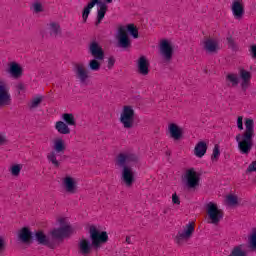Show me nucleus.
<instances>
[{
    "label": "nucleus",
    "mask_w": 256,
    "mask_h": 256,
    "mask_svg": "<svg viewBox=\"0 0 256 256\" xmlns=\"http://www.w3.org/2000/svg\"><path fill=\"white\" fill-rule=\"evenodd\" d=\"M133 163H139V156L129 151L121 152L115 160V165L121 169V181L128 188L135 183V171L131 167Z\"/></svg>",
    "instance_id": "f257e3e1"
},
{
    "label": "nucleus",
    "mask_w": 256,
    "mask_h": 256,
    "mask_svg": "<svg viewBox=\"0 0 256 256\" xmlns=\"http://www.w3.org/2000/svg\"><path fill=\"white\" fill-rule=\"evenodd\" d=\"M52 149L46 156L47 161L55 169H59L61 167V155L67 151L65 140L61 137L55 138L52 142Z\"/></svg>",
    "instance_id": "f03ea898"
},
{
    "label": "nucleus",
    "mask_w": 256,
    "mask_h": 256,
    "mask_svg": "<svg viewBox=\"0 0 256 256\" xmlns=\"http://www.w3.org/2000/svg\"><path fill=\"white\" fill-rule=\"evenodd\" d=\"M119 123L123 129H133L135 127V109L131 105H124L120 112Z\"/></svg>",
    "instance_id": "7ed1b4c3"
},
{
    "label": "nucleus",
    "mask_w": 256,
    "mask_h": 256,
    "mask_svg": "<svg viewBox=\"0 0 256 256\" xmlns=\"http://www.w3.org/2000/svg\"><path fill=\"white\" fill-rule=\"evenodd\" d=\"M89 235L94 249H100L102 245H105L109 241L107 232L100 231L95 225L89 227Z\"/></svg>",
    "instance_id": "20e7f679"
},
{
    "label": "nucleus",
    "mask_w": 256,
    "mask_h": 256,
    "mask_svg": "<svg viewBox=\"0 0 256 256\" xmlns=\"http://www.w3.org/2000/svg\"><path fill=\"white\" fill-rule=\"evenodd\" d=\"M206 213L208 215V223L211 225H219L223 219V210L219 209L214 202H209L206 204Z\"/></svg>",
    "instance_id": "39448f33"
},
{
    "label": "nucleus",
    "mask_w": 256,
    "mask_h": 256,
    "mask_svg": "<svg viewBox=\"0 0 256 256\" xmlns=\"http://www.w3.org/2000/svg\"><path fill=\"white\" fill-rule=\"evenodd\" d=\"M58 222L60 224V227L55 228L51 231V236L53 237V239H65V237H69V235L73 233V228H71V225H69L67 219L60 218L58 219Z\"/></svg>",
    "instance_id": "423d86ee"
},
{
    "label": "nucleus",
    "mask_w": 256,
    "mask_h": 256,
    "mask_svg": "<svg viewBox=\"0 0 256 256\" xmlns=\"http://www.w3.org/2000/svg\"><path fill=\"white\" fill-rule=\"evenodd\" d=\"M184 180L188 189H197L201 183V174L195 168H189L184 173Z\"/></svg>",
    "instance_id": "0eeeda50"
},
{
    "label": "nucleus",
    "mask_w": 256,
    "mask_h": 256,
    "mask_svg": "<svg viewBox=\"0 0 256 256\" xmlns=\"http://www.w3.org/2000/svg\"><path fill=\"white\" fill-rule=\"evenodd\" d=\"M62 187L67 195H77L79 193L77 179L71 175L62 178Z\"/></svg>",
    "instance_id": "6e6552de"
},
{
    "label": "nucleus",
    "mask_w": 256,
    "mask_h": 256,
    "mask_svg": "<svg viewBox=\"0 0 256 256\" xmlns=\"http://www.w3.org/2000/svg\"><path fill=\"white\" fill-rule=\"evenodd\" d=\"M236 141L238 143V149L242 155H249V153H251V149H253V137L238 134L236 136Z\"/></svg>",
    "instance_id": "1a4fd4ad"
},
{
    "label": "nucleus",
    "mask_w": 256,
    "mask_h": 256,
    "mask_svg": "<svg viewBox=\"0 0 256 256\" xmlns=\"http://www.w3.org/2000/svg\"><path fill=\"white\" fill-rule=\"evenodd\" d=\"M193 233H195V226L193 223H188L183 230L178 231L174 239L175 243L183 245L185 241H189L193 237Z\"/></svg>",
    "instance_id": "9d476101"
},
{
    "label": "nucleus",
    "mask_w": 256,
    "mask_h": 256,
    "mask_svg": "<svg viewBox=\"0 0 256 256\" xmlns=\"http://www.w3.org/2000/svg\"><path fill=\"white\" fill-rule=\"evenodd\" d=\"M160 55L165 63H171V59H173V45L168 40H162L160 42Z\"/></svg>",
    "instance_id": "9b49d317"
},
{
    "label": "nucleus",
    "mask_w": 256,
    "mask_h": 256,
    "mask_svg": "<svg viewBox=\"0 0 256 256\" xmlns=\"http://www.w3.org/2000/svg\"><path fill=\"white\" fill-rule=\"evenodd\" d=\"M11 93L9 92V85L5 80H0V107H7L11 105Z\"/></svg>",
    "instance_id": "f8f14e48"
},
{
    "label": "nucleus",
    "mask_w": 256,
    "mask_h": 256,
    "mask_svg": "<svg viewBox=\"0 0 256 256\" xmlns=\"http://www.w3.org/2000/svg\"><path fill=\"white\" fill-rule=\"evenodd\" d=\"M238 75L240 79L241 90L245 93L247 89L251 87V79H253V74L251 71L245 68H239Z\"/></svg>",
    "instance_id": "ddd939ff"
},
{
    "label": "nucleus",
    "mask_w": 256,
    "mask_h": 256,
    "mask_svg": "<svg viewBox=\"0 0 256 256\" xmlns=\"http://www.w3.org/2000/svg\"><path fill=\"white\" fill-rule=\"evenodd\" d=\"M93 248H94L93 242H91V240L85 237H82L81 239H79L78 245H77L78 255L89 256L91 255Z\"/></svg>",
    "instance_id": "4468645a"
},
{
    "label": "nucleus",
    "mask_w": 256,
    "mask_h": 256,
    "mask_svg": "<svg viewBox=\"0 0 256 256\" xmlns=\"http://www.w3.org/2000/svg\"><path fill=\"white\" fill-rule=\"evenodd\" d=\"M74 72L76 75V79L80 81V83H87L89 80V70L83 63H76L74 65Z\"/></svg>",
    "instance_id": "2eb2a0df"
},
{
    "label": "nucleus",
    "mask_w": 256,
    "mask_h": 256,
    "mask_svg": "<svg viewBox=\"0 0 256 256\" xmlns=\"http://www.w3.org/2000/svg\"><path fill=\"white\" fill-rule=\"evenodd\" d=\"M231 11L234 19L241 21L243 15H245V5H243V0H234L231 5Z\"/></svg>",
    "instance_id": "dca6fc26"
},
{
    "label": "nucleus",
    "mask_w": 256,
    "mask_h": 256,
    "mask_svg": "<svg viewBox=\"0 0 256 256\" xmlns=\"http://www.w3.org/2000/svg\"><path fill=\"white\" fill-rule=\"evenodd\" d=\"M118 47H121L122 49H129V47H131V40L127 35L125 26H121L118 29Z\"/></svg>",
    "instance_id": "f3484780"
},
{
    "label": "nucleus",
    "mask_w": 256,
    "mask_h": 256,
    "mask_svg": "<svg viewBox=\"0 0 256 256\" xmlns=\"http://www.w3.org/2000/svg\"><path fill=\"white\" fill-rule=\"evenodd\" d=\"M88 52L94 59H105V51H103V47L97 41H93L89 44Z\"/></svg>",
    "instance_id": "a211bd4d"
},
{
    "label": "nucleus",
    "mask_w": 256,
    "mask_h": 256,
    "mask_svg": "<svg viewBox=\"0 0 256 256\" xmlns=\"http://www.w3.org/2000/svg\"><path fill=\"white\" fill-rule=\"evenodd\" d=\"M113 3V0H99V9L97 10V21H96V27L100 25L101 21L105 19V15L107 14V10L109 7L107 4Z\"/></svg>",
    "instance_id": "6ab92c4d"
},
{
    "label": "nucleus",
    "mask_w": 256,
    "mask_h": 256,
    "mask_svg": "<svg viewBox=\"0 0 256 256\" xmlns=\"http://www.w3.org/2000/svg\"><path fill=\"white\" fill-rule=\"evenodd\" d=\"M169 137L174 141H181L183 139V128L175 123H170L168 125Z\"/></svg>",
    "instance_id": "aec40b11"
},
{
    "label": "nucleus",
    "mask_w": 256,
    "mask_h": 256,
    "mask_svg": "<svg viewBox=\"0 0 256 256\" xmlns=\"http://www.w3.org/2000/svg\"><path fill=\"white\" fill-rule=\"evenodd\" d=\"M203 49L206 53H217L219 42L215 39L208 38L203 41Z\"/></svg>",
    "instance_id": "412c9836"
},
{
    "label": "nucleus",
    "mask_w": 256,
    "mask_h": 256,
    "mask_svg": "<svg viewBox=\"0 0 256 256\" xmlns=\"http://www.w3.org/2000/svg\"><path fill=\"white\" fill-rule=\"evenodd\" d=\"M137 67L140 75H149V60H147V57L140 56L137 61Z\"/></svg>",
    "instance_id": "4be33fe9"
},
{
    "label": "nucleus",
    "mask_w": 256,
    "mask_h": 256,
    "mask_svg": "<svg viewBox=\"0 0 256 256\" xmlns=\"http://www.w3.org/2000/svg\"><path fill=\"white\" fill-rule=\"evenodd\" d=\"M8 73H10L11 77L14 79H19V77L23 76V68L17 62H11L9 64Z\"/></svg>",
    "instance_id": "5701e85b"
},
{
    "label": "nucleus",
    "mask_w": 256,
    "mask_h": 256,
    "mask_svg": "<svg viewBox=\"0 0 256 256\" xmlns=\"http://www.w3.org/2000/svg\"><path fill=\"white\" fill-rule=\"evenodd\" d=\"M31 237H32V233L27 227L22 228L18 232L19 241H21V243H25L26 245H29L31 243Z\"/></svg>",
    "instance_id": "b1692460"
},
{
    "label": "nucleus",
    "mask_w": 256,
    "mask_h": 256,
    "mask_svg": "<svg viewBox=\"0 0 256 256\" xmlns=\"http://www.w3.org/2000/svg\"><path fill=\"white\" fill-rule=\"evenodd\" d=\"M205 153H207V143L205 141L198 142L194 148V155L201 159L205 156Z\"/></svg>",
    "instance_id": "393cba45"
},
{
    "label": "nucleus",
    "mask_w": 256,
    "mask_h": 256,
    "mask_svg": "<svg viewBox=\"0 0 256 256\" xmlns=\"http://www.w3.org/2000/svg\"><path fill=\"white\" fill-rule=\"evenodd\" d=\"M245 127L246 130L242 135L246 137H253V135H255V122L253 121V119L247 118L245 120Z\"/></svg>",
    "instance_id": "a878e982"
},
{
    "label": "nucleus",
    "mask_w": 256,
    "mask_h": 256,
    "mask_svg": "<svg viewBox=\"0 0 256 256\" xmlns=\"http://www.w3.org/2000/svg\"><path fill=\"white\" fill-rule=\"evenodd\" d=\"M55 129L60 133V135H69L71 133V128H69V125L63 121H57Z\"/></svg>",
    "instance_id": "bb28decb"
},
{
    "label": "nucleus",
    "mask_w": 256,
    "mask_h": 256,
    "mask_svg": "<svg viewBox=\"0 0 256 256\" xmlns=\"http://www.w3.org/2000/svg\"><path fill=\"white\" fill-rule=\"evenodd\" d=\"M99 0H91V2L88 3L86 7H84L83 13H82V18L84 23L87 22V19L89 18V14L91 13V10L95 5H98Z\"/></svg>",
    "instance_id": "cd10ccee"
},
{
    "label": "nucleus",
    "mask_w": 256,
    "mask_h": 256,
    "mask_svg": "<svg viewBox=\"0 0 256 256\" xmlns=\"http://www.w3.org/2000/svg\"><path fill=\"white\" fill-rule=\"evenodd\" d=\"M35 239L39 245H46L49 246V237L45 235L43 231H38L35 233Z\"/></svg>",
    "instance_id": "c85d7f7f"
},
{
    "label": "nucleus",
    "mask_w": 256,
    "mask_h": 256,
    "mask_svg": "<svg viewBox=\"0 0 256 256\" xmlns=\"http://www.w3.org/2000/svg\"><path fill=\"white\" fill-rule=\"evenodd\" d=\"M229 256H247V251L243 244L235 246Z\"/></svg>",
    "instance_id": "c756f323"
},
{
    "label": "nucleus",
    "mask_w": 256,
    "mask_h": 256,
    "mask_svg": "<svg viewBox=\"0 0 256 256\" xmlns=\"http://www.w3.org/2000/svg\"><path fill=\"white\" fill-rule=\"evenodd\" d=\"M62 119L64 121V123H67V125L75 127V125H77V121L75 120V115L71 114V113H64L62 115Z\"/></svg>",
    "instance_id": "7c9ffc66"
},
{
    "label": "nucleus",
    "mask_w": 256,
    "mask_h": 256,
    "mask_svg": "<svg viewBox=\"0 0 256 256\" xmlns=\"http://www.w3.org/2000/svg\"><path fill=\"white\" fill-rule=\"evenodd\" d=\"M249 247L252 251L256 250V228H252L248 236Z\"/></svg>",
    "instance_id": "2f4dec72"
},
{
    "label": "nucleus",
    "mask_w": 256,
    "mask_h": 256,
    "mask_svg": "<svg viewBox=\"0 0 256 256\" xmlns=\"http://www.w3.org/2000/svg\"><path fill=\"white\" fill-rule=\"evenodd\" d=\"M49 33L51 37H57L61 33V26L55 22L49 24Z\"/></svg>",
    "instance_id": "473e14b6"
},
{
    "label": "nucleus",
    "mask_w": 256,
    "mask_h": 256,
    "mask_svg": "<svg viewBox=\"0 0 256 256\" xmlns=\"http://www.w3.org/2000/svg\"><path fill=\"white\" fill-rule=\"evenodd\" d=\"M101 59H91L88 63V69H90V71H99L101 69Z\"/></svg>",
    "instance_id": "72a5a7b5"
},
{
    "label": "nucleus",
    "mask_w": 256,
    "mask_h": 256,
    "mask_svg": "<svg viewBox=\"0 0 256 256\" xmlns=\"http://www.w3.org/2000/svg\"><path fill=\"white\" fill-rule=\"evenodd\" d=\"M43 103V96H37L32 98L30 103L28 104L29 109H37Z\"/></svg>",
    "instance_id": "f704fd0d"
},
{
    "label": "nucleus",
    "mask_w": 256,
    "mask_h": 256,
    "mask_svg": "<svg viewBox=\"0 0 256 256\" xmlns=\"http://www.w3.org/2000/svg\"><path fill=\"white\" fill-rule=\"evenodd\" d=\"M30 9L34 13H43V11H45V9L43 8V3H41L39 0L34 1Z\"/></svg>",
    "instance_id": "c9c22d12"
},
{
    "label": "nucleus",
    "mask_w": 256,
    "mask_h": 256,
    "mask_svg": "<svg viewBox=\"0 0 256 256\" xmlns=\"http://www.w3.org/2000/svg\"><path fill=\"white\" fill-rule=\"evenodd\" d=\"M226 80L231 83L232 87H237V85H239V76H237V74H234V73L228 74L226 76Z\"/></svg>",
    "instance_id": "e433bc0d"
},
{
    "label": "nucleus",
    "mask_w": 256,
    "mask_h": 256,
    "mask_svg": "<svg viewBox=\"0 0 256 256\" xmlns=\"http://www.w3.org/2000/svg\"><path fill=\"white\" fill-rule=\"evenodd\" d=\"M21 169H23V165L14 164L10 167V173L13 177H19L21 175Z\"/></svg>",
    "instance_id": "4c0bfd02"
},
{
    "label": "nucleus",
    "mask_w": 256,
    "mask_h": 256,
    "mask_svg": "<svg viewBox=\"0 0 256 256\" xmlns=\"http://www.w3.org/2000/svg\"><path fill=\"white\" fill-rule=\"evenodd\" d=\"M127 30L134 39L139 38V30L137 29V27H135V24H128Z\"/></svg>",
    "instance_id": "58836bf2"
},
{
    "label": "nucleus",
    "mask_w": 256,
    "mask_h": 256,
    "mask_svg": "<svg viewBox=\"0 0 256 256\" xmlns=\"http://www.w3.org/2000/svg\"><path fill=\"white\" fill-rule=\"evenodd\" d=\"M219 157H221V150L219 149V145L216 144L213 148L211 159L212 161H219Z\"/></svg>",
    "instance_id": "ea45409f"
},
{
    "label": "nucleus",
    "mask_w": 256,
    "mask_h": 256,
    "mask_svg": "<svg viewBox=\"0 0 256 256\" xmlns=\"http://www.w3.org/2000/svg\"><path fill=\"white\" fill-rule=\"evenodd\" d=\"M226 201L228 205L233 206V205H237L238 199H237V196L229 195L227 196Z\"/></svg>",
    "instance_id": "a19ab883"
},
{
    "label": "nucleus",
    "mask_w": 256,
    "mask_h": 256,
    "mask_svg": "<svg viewBox=\"0 0 256 256\" xmlns=\"http://www.w3.org/2000/svg\"><path fill=\"white\" fill-rule=\"evenodd\" d=\"M227 43L230 49H237V44H235V40H233V37H227Z\"/></svg>",
    "instance_id": "79ce46f5"
},
{
    "label": "nucleus",
    "mask_w": 256,
    "mask_h": 256,
    "mask_svg": "<svg viewBox=\"0 0 256 256\" xmlns=\"http://www.w3.org/2000/svg\"><path fill=\"white\" fill-rule=\"evenodd\" d=\"M6 247H7V241H5V237L0 236V253L5 251Z\"/></svg>",
    "instance_id": "37998d69"
},
{
    "label": "nucleus",
    "mask_w": 256,
    "mask_h": 256,
    "mask_svg": "<svg viewBox=\"0 0 256 256\" xmlns=\"http://www.w3.org/2000/svg\"><path fill=\"white\" fill-rule=\"evenodd\" d=\"M16 89H17L19 95H21V93H25V90L27 89V87L23 83H18L16 85Z\"/></svg>",
    "instance_id": "c03bdc74"
},
{
    "label": "nucleus",
    "mask_w": 256,
    "mask_h": 256,
    "mask_svg": "<svg viewBox=\"0 0 256 256\" xmlns=\"http://www.w3.org/2000/svg\"><path fill=\"white\" fill-rule=\"evenodd\" d=\"M172 203L174 205H181V200L179 199V196H177V193L172 195Z\"/></svg>",
    "instance_id": "a18cd8bd"
},
{
    "label": "nucleus",
    "mask_w": 256,
    "mask_h": 256,
    "mask_svg": "<svg viewBox=\"0 0 256 256\" xmlns=\"http://www.w3.org/2000/svg\"><path fill=\"white\" fill-rule=\"evenodd\" d=\"M237 127L240 131H243V116L237 118Z\"/></svg>",
    "instance_id": "49530a36"
},
{
    "label": "nucleus",
    "mask_w": 256,
    "mask_h": 256,
    "mask_svg": "<svg viewBox=\"0 0 256 256\" xmlns=\"http://www.w3.org/2000/svg\"><path fill=\"white\" fill-rule=\"evenodd\" d=\"M252 59H256V45H252L249 49Z\"/></svg>",
    "instance_id": "de8ad7c7"
},
{
    "label": "nucleus",
    "mask_w": 256,
    "mask_h": 256,
    "mask_svg": "<svg viewBox=\"0 0 256 256\" xmlns=\"http://www.w3.org/2000/svg\"><path fill=\"white\" fill-rule=\"evenodd\" d=\"M114 65H115V58L113 57L108 58V65H107L108 69H113Z\"/></svg>",
    "instance_id": "09e8293b"
},
{
    "label": "nucleus",
    "mask_w": 256,
    "mask_h": 256,
    "mask_svg": "<svg viewBox=\"0 0 256 256\" xmlns=\"http://www.w3.org/2000/svg\"><path fill=\"white\" fill-rule=\"evenodd\" d=\"M7 143V138L0 133V146L5 145Z\"/></svg>",
    "instance_id": "8fccbe9b"
},
{
    "label": "nucleus",
    "mask_w": 256,
    "mask_h": 256,
    "mask_svg": "<svg viewBox=\"0 0 256 256\" xmlns=\"http://www.w3.org/2000/svg\"><path fill=\"white\" fill-rule=\"evenodd\" d=\"M126 243H127L128 245H131V236H127V237H126Z\"/></svg>",
    "instance_id": "3c124183"
}]
</instances>
